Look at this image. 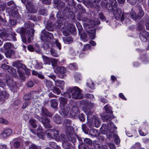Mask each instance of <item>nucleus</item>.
Returning <instances> with one entry per match:
<instances>
[{"instance_id": "50", "label": "nucleus", "mask_w": 149, "mask_h": 149, "mask_svg": "<svg viewBox=\"0 0 149 149\" xmlns=\"http://www.w3.org/2000/svg\"><path fill=\"white\" fill-rule=\"evenodd\" d=\"M4 49H10L12 47L11 44L10 42H7L5 43L4 46Z\"/></svg>"}, {"instance_id": "37", "label": "nucleus", "mask_w": 149, "mask_h": 149, "mask_svg": "<svg viewBox=\"0 0 149 149\" xmlns=\"http://www.w3.org/2000/svg\"><path fill=\"white\" fill-rule=\"evenodd\" d=\"M51 103V106L54 109H56L57 107L58 104L56 100H50Z\"/></svg>"}, {"instance_id": "42", "label": "nucleus", "mask_w": 149, "mask_h": 149, "mask_svg": "<svg viewBox=\"0 0 149 149\" xmlns=\"http://www.w3.org/2000/svg\"><path fill=\"white\" fill-rule=\"evenodd\" d=\"M62 24L61 22V21L60 20L58 19L54 24V26L56 28H59L61 26Z\"/></svg>"}, {"instance_id": "55", "label": "nucleus", "mask_w": 149, "mask_h": 149, "mask_svg": "<svg viewBox=\"0 0 149 149\" xmlns=\"http://www.w3.org/2000/svg\"><path fill=\"white\" fill-rule=\"evenodd\" d=\"M44 83L48 87H50L52 86V82L46 79L44 81Z\"/></svg>"}, {"instance_id": "32", "label": "nucleus", "mask_w": 149, "mask_h": 149, "mask_svg": "<svg viewBox=\"0 0 149 149\" xmlns=\"http://www.w3.org/2000/svg\"><path fill=\"white\" fill-rule=\"evenodd\" d=\"M87 32L89 36L91 39H93L95 38V31L94 30L87 31Z\"/></svg>"}, {"instance_id": "6", "label": "nucleus", "mask_w": 149, "mask_h": 149, "mask_svg": "<svg viewBox=\"0 0 149 149\" xmlns=\"http://www.w3.org/2000/svg\"><path fill=\"white\" fill-rule=\"evenodd\" d=\"M71 121L69 119H65L63 121V126L67 133L70 134L73 130L71 126Z\"/></svg>"}, {"instance_id": "45", "label": "nucleus", "mask_w": 149, "mask_h": 149, "mask_svg": "<svg viewBox=\"0 0 149 149\" xmlns=\"http://www.w3.org/2000/svg\"><path fill=\"white\" fill-rule=\"evenodd\" d=\"M113 136L114 139V141L116 144H118L120 143V141L118 136L114 134V132L113 135L112 136Z\"/></svg>"}, {"instance_id": "10", "label": "nucleus", "mask_w": 149, "mask_h": 149, "mask_svg": "<svg viewBox=\"0 0 149 149\" xmlns=\"http://www.w3.org/2000/svg\"><path fill=\"white\" fill-rule=\"evenodd\" d=\"M1 35L2 36L1 38L4 40H11V38H12L14 41H15L17 40L15 36L16 34L15 33H13V35H8L7 34H4V33H1Z\"/></svg>"}, {"instance_id": "61", "label": "nucleus", "mask_w": 149, "mask_h": 149, "mask_svg": "<svg viewBox=\"0 0 149 149\" xmlns=\"http://www.w3.org/2000/svg\"><path fill=\"white\" fill-rule=\"evenodd\" d=\"M84 141L85 142L89 145H91L92 144V141L89 139L87 138H85L84 139Z\"/></svg>"}, {"instance_id": "4", "label": "nucleus", "mask_w": 149, "mask_h": 149, "mask_svg": "<svg viewBox=\"0 0 149 149\" xmlns=\"http://www.w3.org/2000/svg\"><path fill=\"white\" fill-rule=\"evenodd\" d=\"M112 13L116 20L122 21L124 19V15L122 13L121 10L119 8H116Z\"/></svg>"}, {"instance_id": "63", "label": "nucleus", "mask_w": 149, "mask_h": 149, "mask_svg": "<svg viewBox=\"0 0 149 149\" xmlns=\"http://www.w3.org/2000/svg\"><path fill=\"white\" fill-rule=\"evenodd\" d=\"M40 148V147L36 146L35 144H31L29 148V149H39Z\"/></svg>"}, {"instance_id": "40", "label": "nucleus", "mask_w": 149, "mask_h": 149, "mask_svg": "<svg viewBox=\"0 0 149 149\" xmlns=\"http://www.w3.org/2000/svg\"><path fill=\"white\" fill-rule=\"evenodd\" d=\"M82 129L85 134H88L89 129L87 127V126L86 124H83L82 125Z\"/></svg>"}, {"instance_id": "46", "label": "nucleus", "mask_w": 149, "mask_h": 149, "mask_svg": "<svg viewBox=\"0 0 149 149\" xmlns=\"http://www.w3.org/2000/svg\"><path fill=\"white\" fill-rule=\"evenodd\" d=\"M54 25L52 23H49L46 26V29L49 31H51L54 29Z\"/></svg>"}, {"instance_id": "25", "label": "nucleus", "mask_w": 149, "mask_h": 149, "mask_svg": "<svg viewBox=\"0 0 149 149\" xmlns=\"http://www.w3.org/2000/svg\"><path fill=\"white\" fill-rule=\"evenodd\" d=\"M60 102V107H61L63 106L66 105L67 104V100L64 97H60L59 99Z\"/></svg>"}, {"instance_id": "41", "label": "nucleus", "mask_w": 149, "mask_h": 149, "mask_svg": "<svg viewBox=\"0 0 149 149\" xmlns=\"http://www.w3.org/2000/svg\"><path fill=\"white\" fill-rule=\"evenodd\" d=\"M68 68L72 70H76L77 68V66L75 63H70L68 65Z\"/></svg>"}, {"instance_id": "19", "label": "nucleus", "mask_w": 149, "mask_h": 149, "mask_svg": "<svg viewBox=\"0 0 149 149\" xmlns=\"http://www.w3.org/2000/svg\"><path fill=\"white\" fill-rule=\"evenodd\" d=\"M41 115L42 116H48L51 117L52 116L53 114L49 112L46 108L42 107L41 109Z\"/></svg>"}, {"instance_id": "52", "label": "nucleus", "mask_w": 149, "mask_h": 149, "mask_svg": "<svg viewBox=\"0 0 149 149\" xmlns=\"http://www.w3.org/2000/svg\"><path fill=\"white\" fill-rule=\"evenodd\" d=\"M88 101L86 100H81L80 102V104L83 107H85L88 106Z\"/></svg>"}, {"instance_id": "15", "label": "nucleus", "mask_w": 149, "mask_h": 149, "mask_svg": "<svg viewBox=\"0 0 149 149\" xmlns=\"http://www.w3.org/2000/svg\"><path fill=\"white\" fill-rule=\"evenodd\" d=\"M149 35V34L148 32L144 31H141L140 32L139 36L141 41L145 42L146 41Z\"/></svg>"}, {"instance_id": "13", "label": "nucleus", "mask_w": 149, "mask_h": 149, "mask_svg": "<svg viewBox=\"0 0 149 149\" xmlns=\"http://www.w3.org/2000/svg\"><path fill=\"white\" fill-rule=\"evenodd\" d=\"M39 121L41 122L45 127L49 128L51 127V126L50 124V120L45 117H42L39 119Z\"/></svg>"}, {"instance_id": "11", "label": "nucleus", "mask_w": 149, "mask_h": 149, "mask_svg": "<svg viewBox=\"0 0 149 149\" xmlns=\"http://www.w3.org/2000/svg\"><path fill=\"white\" fill-rule=\"evenodd\" d=\"M101 1V0H84L83 3L87 6L92 7L93 6V3H99Z\"/></svg>"}, {"instance_id": "47", "label": "nucleus", "mask_w": 149, "mask_h": 149, "mask_svg": "<svg viewBox=\"0 0 149 149\" xmlns=\"http://www.w3.org/2000/svg\"><path fill=\"white\" fill-rule=\"evenodd\" d=\"M88 122L87 124L89 127H94L93 122L92 121V118L91 119V118H89L88 120H87Z\"/></svg>"}, {"instance_id": "24", "label": "nucleus", "mask_w": 149, "mask_h": 149, "mask_svg": "<svg viewBox=\"0 0 149 149\" xmlns=\"http://www.w3.org/2000/svg\"><path fill=\"white\" fill-rule=\"evenodd\" d=\"M114 116L113 115H107L102 117V119L104 122H108L114 118Z\"/></svg>"}, {"instance_id": "57", "label": "nucleus", "mask_w": 149, "mask_h": 149, "mask_svg": "<svg viewBox=\"0 0 149 149\" xmlns=\"http://www.w3.org/2000/svg\"><path fill=\"white\" fill-rule=\"evenodd\" d=\"M79 120L82 121H84L85 120V115L83 113H81L79 115Z\"/></svg>"}, {"instance_id": "31", "label": "nucleus", "mask_w": 149, "mask_h": 149, "mask_svg": "<svg viewBox=\"0 0 149 149\" xmlns=\"http://www.w3.org/2000/svg\"><path fill=\"white\" fill-rule=\"evenodd\" d=\"M36 120L33 118L30 119L29 120V123L30 125L34 128H36L37 126L36 123Z\"/></svg>"}, {"instance_id": "14", "label": "nucleus", "mask_w": 149, "mask_h": 149, "mask_svg": "<svg viewBox=\"0 0 149 149\" xmlns=\"http://www.w3.org/2000/svg\"><path fill=\"white\" fill-rule=\"evenodd\" d=\"M12 133L11 129H8L5 130L0 135L1 138L5 139L9 136Z\"/></svg>"}, {"instance_id": "16", "label": "nucleus", "mask_w": 149, "mask_h": 149, "mask_svg": "<svg viewBox=\"0 0 149 149\" xmlns=\"http://www.w3.org/2000/svg\"><path fill=\"white\" fill-rule=\"evenodd\" d=\"M78 19L79 20H81L83 22L85 23V24H86L90 26L91 25L93 26L92 23L93 22V21L85 15H82Z\"/></svg>"}, {"instance_id": "1", "label": "nucleus", "mask_w": 149, "mask_h": 149, "mask_svg": "<svg viewBox=\"0 0 149 149\" xmlns=\"http://www.w3.org/2000/svg\"><path fill=\"white\" fill-rule=\"evenodd\" d=\"M26 27L29 29L31 28V31L26 30L25 28H22L20 30V35L22 41L24 43H26L27 42L26 35L28 37V40L29 43L31 42V38L32 37L34 34V30L32 27L33 26V24L28 22L25 23Z\"/></svg>"}, {"instance_id": "5", "label": "nucleus", "mask_w": 149, "mask_h": 149, "mask_svg": "<svg viewBox=\"0 0 149 149\" xmlns=\"http://www.w3.org/2000/svg\"><path fill=\"white\" fill-rule=\"evenodd\" d=\"M41 33V38L43 41L49 42L50 40L52 39L53 38L52 33L48 32L44 30L42 31Z\"/></svg>"}, {"instance_id": "35", "label": "nucleus", "mask_w": 149, "mask_h": 149, "mask_svg": "<svg viewBox=\"0 0 149 149\" xmlns=\"http://www.w3.org/2000/svg\"><path fill=\"white\" fill-rule=\"evenodd\" d=\"M104 6L107 8V9L109 11L111 12H113L114 10V9L112 6L110 4L105 2L104 3Z\"/></svg>"}, {"instance_id": "3", "label": "nucleus", "mask_w": 149, "mask_h": 149, "mask_svg": "<svg viewBox=\"0 0 149 149\" xmlns=\"http://www.w3.org/2000/svg\"><path fill=\"white\" fill-rule=\"evenodd\" d=\"M68 91L71 93V96L72 98L81 99L84 97L83 95L81 93V90L77 87L69 88Z\"/></svg>"}, {"instance_id": "29", "label": "nucleus", "mask_w": 149, "mask_h": 149, "mask_svg": "<svg viewBox=\"0 0 149 149\" xmlns=\"http://www.w3.org/2000/svg\"><path fill=\"white\" fill-rule=\"evenodd\" d=\"M63 39L64 42L67 44H69L73 41V38L71 37H64Z\"/></svg>"}, {"instance_id": "49", "label": "nucleus", "mask_w": 149, "mask_h": 149, "mask_svg": "<svg viewBox=\"0 0 149 149\" xmlns=\"http://www.w3.org/2000/svg\"><path fill=\"white\" fill-rule=\"evenodd\" d=\"M110 4L113 7L116 8L117 6V3L116 0H110Z\"/></svg>"}, {"instance_id": "33", "label": "nucleus", "mask_w": 149, "mask_h": 149, "mask_svg": "<svg viewBox=\"0 0 149 149\" xmlns=\"http://www.w3.org/2000/svg\"><path fill=\"white\" fill-rule=\"evenodd\" d=\"M104 109L107 113L110 114L112 113L113 112L111 110V107L108 104H107L105 106Z\"/></svg>"}, {"instance_id": "60", "label": "nucleus", "mask_w": 149, "mask_h": 149, "mask_svg": "<svg viewBox=\"0 0 149 149\" xmlns=\"http://www.w3.org/2000/svg\"><path fill=\"white\" fill-rule=\"evenodd\" d=\"M50 52L52 55L55 57H58V54H57L55 51L53 49H51L50 50Z\"/></svg>"}, {"instance_id": "58", "label": "nucleus", "mask_w": 149, "mask_h": 149, "mask_svg": "<svg viewBox=\"0 0 149 149\" xmlns=\"http://www.w3.org/2000/svg\"><path fill=\"white\" fill-rule=\"evenodd\" d=\"M84 46L83 50L84 51L90 49L91 48V46L89 44H87L86 45H84Z\"/></svg>"}, {"instance_id": "62", "label": "nucleus", "mask_w": 149, "mask_h": 149, "mask_svg": "<svg viewBox=\"0 0 149 149\" xmlns=\"http://www.w3.org/2000/svg\"><path fill=\"white\" fill-rule=\"evenodd\" d=\"M87 84L91 88L93 89L94 87V84L91 81H90L87 83Z\"/></svg>"}, {"instance_id": "17", "label": "nucleus", "mask_w": 149, "mask_h": 149, "mask_svg": "<svg viewBox=\"0 0 149 149\" xmlns=\"http://www.w3.org/2000/svg\"><path fill=\"white\" fill-rule=\"evenodd\" d=\"M26 6V9L29 12L33 13L36 12V10L34 8L33 5L31 2L27 1Z\"/></svg>"}, {"instance_id": "34", "label": "nucleus", "mask_w": 149, "mask_h": 149, "mask_svg": "<svg viewBox=\"0 0 149 149\" xmlns=\"http://www.w3.org/2000/svg\"><path fill=\"white\" fill-rule=\"evenodd\" d=\"M85 112L87 115V120H88L89 118H92L93 117H92V114L93 113V112L91 111L90 109H85Z\"/></svg>"}, {"instance_id": "26", "label": "nucleus", "mask_w": 149, "mask_h": 149, "mask_svg": "<svg viewBox=\"0 0 149 149\" xmlns=\"http://www.w3.org/2000/svg\"><path fill=\"white\" fill-rule=\"evenodd\" d=\"M54 121L57 124H59L61 123V117L57 114H56L53 118Z\"/></svg>"}, {"instance_id": "39", "label": "nucleus", "mask_w": 149, "mask_h": 149, "mask_svg": "<svg viewBox=\"0 0 149 149\" xmlns=\"http://www.w3.org/2000/svg\"><path fill=\"white\" fill-rule=\"evenodd\" d=\"M42 58L43 61L46 64H50V59H49V58L44 55L42 56Z\"/></svg>"}, {"instance_id": "36", "label": "nucleus", "mask_w": 149, "mask_h": 149, "mask_svg": "<svg viewBox=\"0 0 149 149\" xmlns=\"http://www.w3.org/2000/svg\"><path fill=\"white\" fill-rule=\"evenodd\" d=\"M14 53L15 52L13 51L10 49L8 50L6 52L5 55L7 58H10Z\"/></svg>"}, {"instance_id": "54", "label": "nucleus", "mask_w": 149, "mask_h": 149, "mask_svg": "<svg viewBox=\"0 0 149 149\" xmlns=\"http://www.w3.org/2000/svg\"><path fill=\"white\" fill-rule=\"evenodd\" d=\"M47 13V10L43 8H40L39 11V14L40 15H45Z\"/></svg>"}, {"instance_id": "20", "label": "nucleus", "mask_w": 149, "mask_h": 149, "mask_svg": "<svg viewBox=\"0 0 149 149\" xmlns=\"http://www.w3.org/2000/svg\"><path fill=\"white\" fill-rule=\"evenodd\" d=\"M92 121L93 122L94 127H98L101 123V122L98 118L93 116L92 117Z\"/></svg>"}, {"instance_id": "7", "label": "nucleus", "mask_w": 149, "mask_h": 149, "mask_svg": "<svg viewBox=\"0 0 149 149\" xmlns=\"http://www.w3.org/2000/svg\"><path fill=\"white\" fill-rule=\"evenodd\" d=\"M58 134V132L55 130H48L46 132L47 137L50 139L57 138Z\"/></svg>"}, {"instance_id": "30", "label": "nucleus", "mask_w": 149, "mask_h": 149, "mask_svg": "<svg viewBox=\"0 0 149 149\" xmlns=\"http://www.w3.org/2000/svg\"><path fill=\"white\" fill-rule=\"evenodd\" d=\"M10 144L13 145L15 148H18L19 146V139L17 138L14 139L10 142Z\"/></svg>"}, {"instance_id": "18", "label": "nucleus", "mask_w": 149, "mask_h": 149, "mask_svg": "<svg viewBox=\"0 0 149 149\" xmlns=\"http://www.w3.org/2000/svg\"><path fill=\"white\" fill-rule=\"evenodd\" d=\"M54 72L57 74H64L66 71V68L63 66H56L54 68Z\"/></svg>"}, {"instance_id": "48", "label": "nucleus", "mask_w": 149, "mask_h": 149, "mask_svg": "<svg viewBox=\"0 0 149 149\" xmlns=\"http://www.w3.org/2000/svg\"><path fill=\"white\" fill-rule=\"evenodd\" d=\"M81 38L84 42H86L88 40L86 34L85 33H83L81 35Z\"/></svg>"}, {"instance_id": "8", "label": "nucleus", "mask_w": 149, "mask_h": 149, "mask_svg": "<svg viewBox=\"0 0 149 149\" xmlns=\"http://www.w3.org/2000/svg\"><path fill=\"white\" fill-rule=\"evenodd\" d=\"M60 108V113L63 116H65L70 111V107L68 104H66V105L63 106Z\"/></svg>"}, {"instance_id": "21", "label": "nucleus", "mask_w": 149, "mask_h": 149, "mask_svg": "<svg viewBox=\"0 0 149 149\" xmlns=\"http://www.w3.org/2000/svg\"><path fill=\"white\" fill-rule=\"evenodd\" d=\"M79 113V108L76 106L73 107L70 111V113L72 116H76Z\"/></svg>"}, {"instance_id": "44", "label": "nucleus", "mask_w": 149, "mask_h": 149, "mask_svg": "<svg viewBox=\"0 0 149 149\" xmlns=\"http://www.w3.org/2000/svg\"><path fill=\"white\" fill-rule=\"evenodd\" d=\"M59 61L58 59L54 58H51L50 59V62L52 63L53 67H55V66L57 64Z\"/></svg>"}, {"instance_id": "64", "label": "nucleus", "mask_w": 149, "mask_h": 149, "mask_svg": "<svg viewBox=\"0 0 149 149\" xmlns=\"http://www.w3.org/2000/svg\"><path fill=\"white\" fill-rule=\"evenodd\" d=\"M79 149H88V147L85 144L83 143L79 146Z\"/></svg>"}, {"instance_id": "53", "label": "nucleus", "mask_w": 149, "mask_h": 149, "mask_svg": "<svg viewBox=\"0 0 149 149\" xmlns=\"http://www.w3.org/2000/svg\"><path fill=\"white\" fill-rule=\"evenodd\" d=\"M98 142L95 141L93 142V145L95 149H100L101 147H100V145L97 143Z\"/></svg>"}, {"instance_id": "59", "label": "nucleus", "mask_w": 149, "mask_h": 149, "mask_svg": "<svg viewBox=\"0 0 149 149\" xmlns=\"http://www.w3.org/2000/svg\"><path fill=\"white\" fill-rule=\"evenodd\" d=\"M7 94V93L5 91H2L0 94V97L2 99L4 98L6 96Z\"/></svg>"}, {"instance_id": "28", "label": "nucleus", "mask_w": 149, "mask_h": 149, "mask_svg": "<svg viewBox=\"0 0 149 149\" xmlns=\"http://www.w3.org/2000/svg\"><path fill=\"white\" fill-rule=\"evenodd\" d=\"M55 85L57 86L60 87L62 89H63L64 85L63 81L59 80H54Z\"/></svg>"}, {"instance_id": "51", "label": "nucleus", "mask_w": 149, "mask_h": 149, "mask_svg": "<svg viewBox=\"0 0 149 149\" xmlns=\"http://www.w3.org/2000/svg\"><path fill=\"white\" fill-rule=\"evenodd\" d=\"M65 135L64 134H61L59 136L58 135V137H57V139H58L59 141H61L64 142L65 141Z\"/></svg>"}, {"instance_id": "43", "label": "nucleus", "mask_w": 149, "mask_h": 149, "mask_svg": "<svg viewBox=\"0 0 149 149\" xmlns=\"http://www.w3.org/2000/svg\"><path fill=\"white\" fill-rule=\"evenodd\" d=\"M49 145L51 147L55 149H60V147L59 146L56 145L54 142H50Z\"/></svg>"}, {"instance_id": "23", "label": "nucleus", "mask_w": 149, "mask_h": 149, "mask_svg": "<svg viewBox=\"0 0 149 149\" xmlns=\"http://www.w3.org/2000/svg\"><path fill=\"white\" fill-rule=\"evenodd\" d=\"M89 134L92 136L97 137L100 134L99 131L95 129H92L89 130Z\"/></svg>"}, {"instance_id": "22", "label": "nucleus", "mask_w": 149, "mask_h": 149, "mask_svg": "<svg viewBox=\"0 0 149 149\" xmlns=\"http://www.w3.org/2000/svg\"><path fill=\"white\" fill-rule=\"evenodd\" d=\"M37 135L40 139H43L45 134L43 133V130L41 127H39L37 130Z\"/></svg>"}, {"instance_id": "9", "label": "nucleus", "mask_w": 149, "mask_h": 149, "mask_svg": "<svg viewBox=\"0 0 149 149\" xmlns=\"http://www.w3.org/2000/svg\"><path fill=\"white\" fill-rule=\"evenodd\" d=\"M1 67L3 69H7L8 72L12 74L13 76H16V70L15 69L13 68L12 67H10L5 64H3L1 65Z\"/></svg>"}, {"instance_id": "38", "label": "nucleus", "mask_w": 149, "mask_h": 149, "mask_svg": "<svg viewBox=\"0 0 149 149\" xmlns=\"http://www.w3.org/2000/svg\"><path fill=\"white\" fill-rule=\"evenodd\" d=\"M63 148L65 149H70L71 146V143L68 142H63Z\"/></svg>"}, {"instance_id": "12", "label": "nucleus", "mask_w": 149, "mask_h": 149, "mask_svg": "<svg viewBox=\"0 0 149 149\" xmlns=\"http://www.w3.org/2000/svg\"><path fill=\"white\" fill-rule=\"evenodd\" d=\"M54 5L58 10H61L65 7V4L60 0H55Z\"/></svg>"}, {"instance_id": "27", "label": "nucleus", "mask_w": 149, "mask_h": 149, "mask_svg": "<svg viewBox=\"0 0 149 149\" xmlns=\"http://www.w3.org/2000/svg\"><path fill=\"white\" fill-rule=\"evenodd\" d=\"M34 93L35 92L34 91L31 92L25 95L23 97V99L25 100H30L31 98L33 97V95Z\"/></svg>"}, {"instance_id": "56", "label": "nucleus", "mask_w": 149, "mask_h": 149, "mask_svg": "<svg viewBox=\"0 0 149 149\" xmlns=\"http://www.w3.org/2000/svg\"><path fill=\"white\" fill-rule=\"evenodd\" d=\"M53 91L54 93L57 95L60 94L61 92L59 89L55 87H54L53 89Z\"/></svg>"}, {"instance_id": "2", "label": "nucleus", "mask_w": 149, "mask_h": 149, "mask_svg": "<svg viewBox=\"0 0 149 149\" xmlns=\"http://www.w3.org/2000/svg\"><path fill=\"white\" fill-rule=\"evenodd\" d=\"M117 127L112 122L108 123L107 126L105 124H103L100 129V131L103 134H106L109 137H112L113 135L114 132Z\"/></svg>"}]
</instances>
